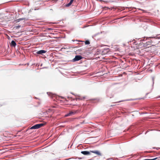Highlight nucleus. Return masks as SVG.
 Segmentation results:
<instances>
[{
    "mask_svg": "<svg viewBox=\"0 0 160 160\" xmlns=\"http://www.w3.org/2000/svg\"><path fill=\"white\" fill-rule=\"evenodd\" d=\"M44 125V124L43 123H40L38 124H37L34 125L32 127L30 128V129H38L41 127L42 126Z\"/></svg>",
    "mask_w": 160,
    "mask_h": 160,
    "instance_id": "f257e3e1",
    "label": "nucleus"
},
{
    "mask_svg": "<svg viewBox=\"0 0 160 160\" xmlns=\"http://www.w3.org/2000/svg\"><path fill=\"white\" fill-rule=\"evenodd\" d=\"M82 58L81 56L80 55H76L75 57L72 60L73 62L79 61Z\"/></svg>",
    "mask_w": 160,
    "mask_h": 160,
    "instance_id": "f03ea898",
    "label": "nucleus"
},
{
    "mask_svg": "<svg viewBox=\"0 0 160 160\" xmlns=\"http://www.w3.org/2000/svg\"><path fill=\"white\" fill-rule=\"evenodd\" d=\"M90 152L93 153H95L98 156H101V154L100 152L98 150L90 151Z\"/></svg>",
    "mask_w": 160,
    "mask_h": 160,
    "instance_id": "7ed1b4c3",
    "label": "nucleus"
},
{
    "mask_svg": "<svg viewBox=\"0 0 160 160\" xmlns=\"http://www.w3.org/2000/svg\"><path fill=\"white\" fill-rule=\"evenodd\" d=\"M47 52V51L45 50H40L36 52V53L38 54L42 55L43 53H45Z\"/></svg>",
    "mask_w": 160,
    "mask_h": 160,
    "instance_id": "20e7f679",
    "label": "nucleus"
},
{
    "mask_svg": "<svg viewBox=\"0 0 160 160\" xmlns=\"http://www.w3.org/2000/svg\"><path fill=\"white\" fill-rule=\"evenodd\" d=\"M81 153L85 155H89L90 154V152L88 151H82L81 152Z\"/></svg>",
    "mask_w": 160,
    "mask_h": 160,
    "instance_id": "39448f33",
    "label": "nucleus"
},
{
    "mask_svg": "<svg viewBox=\"0 0 160 160\" xmlns=\"http://www.w3.org/2000/svg\"><path fill=\"white\" fill-rule=\"evenodd\" d=\"M11 45L12 46L15 47L16 45V43L14 41L12 40L11 41Z\"/></svg>",
    "mask_w": 160,
    "mask_h": 160,
    "instance_id": "423d86ee",
    "label": "nucleus"
},
{
    "mask_svg": "<svg viewBox=\"0 0 160 160\" xmlns=\"http://www.w3.org/2000/svg\"><path fill=\"white\" fill-rule=\"evenodd\" d=\"M25 19V18H19L18 19L16 20L15 21L16 22H20L21 21L24 20Z\"/></svg>",
    "mask_w": 160,
    "mask_h": 160,
    "instance_id": "0eeeda50",
    "label": "nucleus"
},
{
    "mask_svg": "<svg viewBox=\"0 0 160 160\" xmlns=\"http://www.w3.org/2000/svg\"><path fill=\"white\" fill-rule=\"evenodd\" d=\"M72 2H71V1H70V2L68 4L66 5V6L67 7L69 6L72 4Z\"/></svg>",
    "mask_w": 160,
    "mask_h": 160,
    "instance_id": "6e6552de",
    "label": "nucleus"
},
{
    "mask_svg": "<svg viewBox=\"0 0 160 160\" xmlns=\"http://www.w3.org/2000/svg\"><path fill=\"white\" fill-rule=\"evenodd\" d=\"M85 44L86 45H87V44H90V42L89 41L87 40H86L85 42Z\"/></svg>",
    "mask_w": 160,
    "mask_h": 160,
    "instance_id": "1a4fd4ad",
    "label": "nucleus"
},
{
    "mask_svg": "<svg viewBox=\"0 0 160 160\" xmlns=\"http://www.w3.org/2000/svg\"><path fill=\"white\" fill-rule=\"evenodd\" d=\"M20 27H21L20 25H18V26H15L14 27V28L17 29L19 28H20Z\"/></svg>",
    "mask_w": 160,
    "mask_h": 160,
    "instance_id": "9d476101",
    "label": "nucleus"
},
{
    "mask_svg": "<svg viewBox=\"0 0 160 160\" xmlns=\"http://www.w3.org/2000/svg\"><path fill=\"white\" fill-rule=\"evenodd\" d=\"M71 116L70 115V113H68L67 114H66L65 116H66V117H67V116Z\"/></svg>",
    "mask_w": 160,
    "mask_h": 160,
    "instance_id": "9b49d317",
    "label": "nucleus"
},
{
    "mask_svg": "<svg viewBox=\"0 0 160 160\" xmlns=\"http://www.w3.org/2000/svg\"><path fill=\"white\" fill-rule=\"evenodd\" d=\"M71 116L70 115V113H68L67 114H66L65 116H66V117H67V116Z\"/></svg>",
    "mask_w": 160,
    "mask_h": 160,
    "instance_id": "f8f14e48",
    "label": "nucleus"
},
{
    "mask_svg": "<svg viewBox=\"0 0 160 160\" xmlns=\"http://www.w3.org/2000/svg\"><path fill=\"white\" fill-rule=\"evenodd\" d=\"M70 115H72L73 114H74L73 112H70Z\"/></svg>",
    "mask_w": 160,
    "mask_h": 160,
    "instance_id": "ddd939ff",
    "label": "nucleus"
},
{
    "mask_svg": "<svg viewBox=\"0 0 160 160\" xmlns=\"http://www.w3.org/2000/svg\"><path fill=\"white\" fill-rule=\"evenodd\" d=\"M127 100H122V101H119L118 102H123V101H126Z\"/></svg>",
    "mask_w": 160,
    "mask_h": 160,
    "instance_id": "4468645a",
    "label": "nucleus"
},
{
    "mask_svg": "<svg viewBox=\"0 0 160 160\" xmlns=\"http://www.w3.org/2000/svg\"><path fill=\"white\" fill-rule=\"evenodd\" d=\"M152 81H153V83H154V78H152Z\"/></svg>",
    "mask_w": 160,
    "mask_h": 160,
    "instance_id": "2eb2a0df",
    "label": "nucleus"
},
{
    "mask_svg": "<svg viewBox=\"0 0 160 160\" xmlns=\"http://www.w3.org/2000/svg\"><path fill=\"white\" fill-rule=\"evenodd\" d=\"M52 29L51 28H49L48 29V30H52Z\"/></svg>",
    "mask_w": 160,
    "mask_h": 160,
    "instance_id": "dca6fc26",
    "label": "nucleus"
},
{
    "mask_svg": "<svg viewBox=\"0 0 160 160\" xmlns=\"http://www.w3.org/2000/svg\"><path fill=\"white\" fill-rule=\"evenodd\" d=\"M149 38H151V37H149ZM151 38H155V37H151Z\"/></svg>",
    "mask_w": 160,
    "mask_h": 160,
    "instance_id": "f3484780",
    "label": "nucleus"
},
{
    "mask_svg": "<svg viewBox=\"0 0 160 160\" xmlns=\"http://www.w3.org/2000/svg\"><path fill=\"white\" fill-rule=\"evenodd\" d=\"M73 1V0H70V1H71V2H72Z\"/></svg>",
    "mask_w": 160,
    "mask_h": 160,
    "instance_id": "a211bd4d",
    "label": "nucleus"
},
{
    "mask_svg": "<svg viewBox=\"0 0 160 160\" xmlns=\"http://www.w3.org/2000/svg\"><path fill=\"white\" fill-rule=\"evenodd\" d=\"M113 105H111V106H113Z\"/></svg>",
    "mask_w": 160,
    "mask_h": 160,
    "instance_id": "6ab92c4d",
    "label": "nucleus"
},
{
    "mask_svg": "<svg viewBox=\"0 0 160 160\" xmlns=\"http://www.w3.org/2000/svg\"><path fill=\"white\" fill-rule=\"evenodd\" d=\"M159 38V39H160V37H159V38Z\"/></svg>",
    "mask_w": 160,
    "mask_h": 160,
    "instance_id": "aec40b11",
    "label": "nucleus"
}]
</instances>
